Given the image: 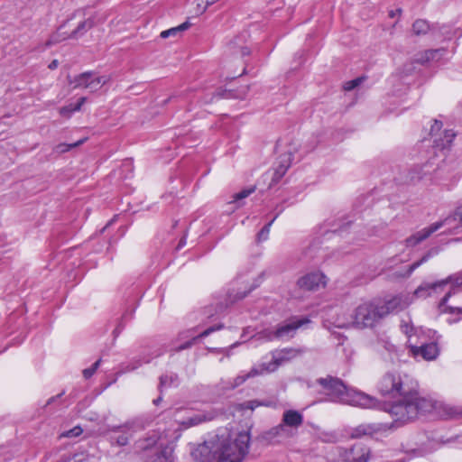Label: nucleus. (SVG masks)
Wrapping results in <instances>:
<instances>
[{"label":"nucleus","mask_w":462,"mask_h":462,"mask_svg":"<svg viewBox=\"0 0 462 462\" xmlns=\"http://www.w3.org/2000/svg\"><path fill=\"white\" fill-rule=\"evenodd\" d=\"M303 423V416L295 410H288L282 415V423L273 429L274 435H281L286 432V428L297 429Z\"/></svg>","instance_id":"11"},{"label":"nucleus","mask_w":462,"mask_h":462,"mask_svg":"<svg viewBox=\"0 0 462 462\" xmlns=\"http://www.w3.org/2000/svg\"><path fill=\"white\" fill-rule=\"evenodd\" d=\"M454 218L458 219L462 223V208H458L454 213Z\"/></svg>","instance_id":"40"},{"label":"nucleus","mask_w":462,"mask_h":462,"mask_svg":"<svg viewBox=\"0 0 462 462\" xmlns=\"http://www.w3.org/2000/svg\"><path fill=\"white\" fill-rule=\"evenodd\" d=\"M455 136L456 134L452 130H446L444 132V138L439 140L435 139L434 143H436L437 146L444 149L449 146Z\"/></svg>","instance_id":"20"},{"label":"nucleus","mask_w":462,"mask_h":462,"mask_svg":"<svg viewBox=\"0 0 462 462\" xmlns=\"http://www.w3.org/2000/svg\"><path fill=\"white\" fill-rule=\"evenodd\" d=\"M402 331L408 337V344L410 345V340L414 341L412 339L413 336H419L418 329H415L411 325L408 323H403L401 326Z\"/></svg>","instance_id":"25"},{"label":"nucleus","mask_w":462,"mask_h":462,"mask_svg":"<svg viewBox=\"0 0 462 462\" xmlns=\"http://www.w3.org/2000/svg\"><path fill=\"white\" fill-rule=\"evenodd\" d=\"M193 4L195 5L193 13L196 15L202 14L209 6L208 4H206V0H195Z\"/></svg>","instance_id":"28"},{"label":"nucleus","mask_w":462,"mask_h":462,"mask_svg":"<svg viewBox=\"0 0 462 462\" xmlns=\"http://www.w3.org/2000/svg\"><path fill=\"white\" fill-rule=\"evenodd\" d=\"M341 462H368L371 450L368 447L358 443L348 450L339 451Z\"/></svg>","instance_id":"10"},{"label":"nucleus","mask_w":462,"mask_h":462,"mask_svg":"<svg viewBox=\"0 0 462 462\" xmlns=\"http://www.w3.org/2000/svg\"><path fill=\"white\" fill-rule=\"evenodd\" d=\"M245 296H246V293L244 292V293L239 294L236 299H243Z\"/></svg>","instance_id":"45"},{"label":"nucleus","mask_w":462,"mask_h":462,"mask_svg":"<svg viewBox=\"0 0 462 462\" xmlns=\"http://www.w3.org/2000/svg\"><path fill=\"white\" fill-rule=\"evenodd\" d=\"M153 462H173L171 448L168 447H161V450L157 455V458Z\"/></svg>","instance_id":"23"},{"label":"nucleus","mask_w":462,"mask_h":462,"mask_svg":"<svg viewBox=\"0 0 462 462\" xmlns=\"http://www.w3.org/2000/svg\"><path fill=\"white\" fill-rule=\"evenodd\" d=\"M425 166H417L411 171V180L413 181H418L423 179V177L430 172L429 170L424 171Z\"/></svg>","instance_id":"24"},{"label":"nucleus","mask_w":462,"mask_h":462,"mask_svg":"<svg viewBox=\"0 0 462 462\" xmlns=\"http://www.w3.org/2000/svg\"><path fill=\"white\" fill-rule=\"evenodd\" d=\"M245 405L246 408L254 410L256 406H259L260 403L257 401H249Z\"/></svg>","instance_id":"39"},{"label":"nucleus","mask_w":462,"mask_h":462,"mask_svg":"<svg viewBox=\"0 0 462 462\" xmlns=\"http://www.w3.org/2000/svg\"><path fill=\"white\" fill-rule=\"evenodd\" d=\"M430 31V24L426 20L418 19L412 24V32L417 36L424 35Z\"/></svg>","instance_id":"19"},{"label":"nucleus","mask_w":462,"mask_h":462,"mask_svg":"<svg viewBox=\"0 0 462 462\" xmlns=\"http://www.w3.org/2000/svg\"><path fill=\"white\" fill-rule=\"evenodd\" d=\"M189 23L185 22L176 27H172L171 29L162 31L160 34L161 38L167 39L170 37L172 38H179L180 37L181 33L186 31L189 27Z\"/></svg>","instance_id":"17"},{"label":"nucleus","mask_w":462,"mask_h":462,"mask_svg":"<svg viewBox=\"0 0 462 462\" xmlns=\"http://www.w3.org/2000/svg\"><path fill=\"white\" fill-rule=\"evenodd\" d=\"M274 219H273L271 222H269L266 226H264L261 231L258 234V238L265 240L268 237V235L270 233V228L272 224L273 223Z\"/></svg>","instance_id":"33"},{"label":"nucleus","mask_w":462,"mask_h":462,"mask_svg":"<svg viewBox=\"0 0 462 462\" xmlns=\"http://www.w3.org/2000/svg\"><path fill=\"white\" fill-rule=\"evenodd\" d=\"M254 191V188L243 189L234 195V201H237L243 199L247 198L250 194Z\"/></svg>","instance_id":"32"},{"label":"nucleus","mask_w":462,"mask_h":462,"mask_svg":"<svg viewBox=\"0 0 462 462\" xmlns=\"http://www.w3.org/2000/svg\"><path fill=\"white\" fill-rule=\"evenodd\" d=\"M417 388V382L410 375L399 372L387 373L379 383L381 393L392 397L400 396L402 399L384 410L401 422L410 421L425 413H434L442 418L458 414L455 407L444 402L419 396Z\"/></svg>","instance_id":"1"},{"label":"nucleus","mask_w":462,"mask_h":462,"mask_svg":"<svg viewBox=\"0 0 462 462\" xmlns=\"http://www.w3.org/2000/svg\"><path fill=\"white\" fill-rule=\"evenodd\" d=\"M54 400V398H51L48 402V404H50L52 401Z\"/></svg>","instance_id":"48"},{"label":"nucleus","mask_w":462,"mask_h":462,"mask_svg":"<svg viewBox=\"0 0 462 462\" xmlns=\"http://www.w3.org/2000/svg\"><path fill=\"white\" fill-rule=\"evenodd\" d=\"M327 283L326 276L320 272H312L300 277L297 285L299 288L307 291H315L325 287Z\"/></svg>","instance_id":"12"},{"label":"nucleus","mask_w":462,"mask_h":462,"mask_svg":"<svg viewBox=\"0 0 462 462\" xmlns=\"http://www.w3.org/2000/svg\"><path fill=\"white\" fill-rule=\"evenodd\" d=\"M160 401H161V398H158V399L154 400V401H153V402H154L155 404H158Z\"/></svg>","instance_id":"47"},{"label":"nucleus","mask_w":462,"mask_h":462,"mask_svg":"<svg viewBox=\"0 0 462 462\" xmlns=\"http://www.w3.org/2000/svg\"><path fill=\"white\" fill-rule=\"evenodd\" d=\"M58 65H59L58 60H52V61L49 64V69H56V68L58 67Z\"/></svg>","instance_id":"42"},{"label":"nucleus","mask_w":462,"mask_h":462,"mask_svg":"<svg viewBox=\"0 0 462 462\" xmlns=\"http://www.w3.org/2000/svg\"><path fill=\"white\" fill-rule=\"evenodd\" d=\"M361 81L362 79L360 78L347 81L344 85V89L346 91H350L354 89L356 87H357L361 83Z\"/></svg>","instance_id":"35"},{"label":"nucleus","mask_w":462,"mask_h":462,"mask_svg":"<svg viewBox=\"0 0 462 462\" xmlns=\"http://www.w3.org/2000/svg\"><path fill=\"white\" fill-rule=\"evenodd\" d=\"M436 252H433V250L429 251L424 256H422L419 261L414 262L408 270V275H410L415 269H417L419 266L426 263Z\"/></svg>","instance_id":"26"},{"label":"nucleus","mask_w":462,"mask_h":462,"mask_svg":"<svg viewBox=\"0 0 462 462\" xmlns=\"http://www.w3.org/2000/svg\"><path fill=\"white\" fill-rule=\"evenodd\" d=\"M317 383L320 386V391L332 401L362 408H374L377 405L374 398L355 389L347 388L337 378L332 376L319 378L317 380Z\"/></svg>","instance_id":"4"},{"label":"nucleus","mask_w":462,"mask_h":462,"mask_svg":"<svg viewBox=\"0 0 462 462\" xmlns=\"http://www.w3.org/2000/svg\"><path fill=\"white\" fill-rule=\"evenodd\" d=\"M413 301L410 293L401 294L388 300H371L360 303L349 317L338 316L333 326L339 328H374L391 312L402 310Z\"/></svg>","instance_id":"2"},{"label":"nucleus","mask_w":462,"mask_h":462,"mask_svg":"<svg viewBox=\"0 0 462 462\" xmlns=\"http://www.w3.org/2000/svg\"><path fill=\"white\" fill-rule=\"evenodd\" d=\"M418 343V341L410 340V352L412 356H421L425 360H433L439 356V350L436 343L425 344L421 342L420 346H416Z\"/></svg>","instance_id":"14"},{"label":"nucleus","mask_w":462,"mask_h":462,"mask_svg":"<svg viewBox=\"0 0 462 462\" xmlns=\"http://www.w3.org/2000/svg\"><path fill=\"white\" fill-rule=\"evenodd\" d=\"M448 221V218H446L442 221H439L436 223H433L428 227H425L414 235L411 236L406 239V245L407 246H415L423 240L427 239L431 234L438 231L439 228H441Z\"/></svg>","instance_id":"15"},{"label":"nucleus","mask_w":462,"mask_h":462,"mask_svg":"<svg viewBox=\"0 0 462 462\" xmlns=\"http://www.w3.org/2000/svg\"><path fill=\"white\" fill-rule=\"evenodd\" d=\"M197 337H193L191 340L188 341L187 343H185L184 345H181L180 346L177 347V351H180L182 349H185V348H188V347H190L193 344V342L196 340Z\"/></svg>","instance_id":"38"},{"label":"nucleus","mask_w":462,"mask_h":462,"mask_svg":"<svg viewBox=\"0 0 462 462\" xmlns=\"http://www.w3.org/2000/svg\"><path fill=\"white\" fill-rule=\"evenodd\" d=\"M87 101L86 97H80L76 105H69L60 108L59 113L61 116L66 118H69L73 112L79 111L81 106Z\"/></svg>","instance_id":"18"},{"label":"nucleus","mask_w":462,"mask_h":462,"mask_svg":"<svg viewBox=\"0 0 462 462\" xmlns=\"http://www.w3.org/2000/svg\"><path fill=\"white\" fill-rule=\"evenodd\" d=\"M308 322L309 320L306 319H292L283 325H281L275 331L266 330L262 334L263 335V337L268 340H272L273 338L291 337L293 336L297 328Z\"/></svg>","instance_id":"9"},{"label":"nucleus","mask_w":462,"mask_h":462,"mask_svg":"<svg viewBox=\"0 0 462 462\" xmlns=\"http://www.w3.org/2000/svg\"><path fill=\"white\" fill-rule=\"evenodd\" d=\"M129 439H130V436L123 434L121 436H118L115 439V442H112V443L116 444L117 446L123 447V446H126L128 444Z\"/></svg>","instance_id":"34"},{"label":"nucleus","mask_w":462,"mask_h":462,"mask_svg":"<svg viewBox=\"0 0 462 462\" xmlns=\"http://www.w3.org/2000/svg\"><path fill=\"white\" fill-rule=\"evenodd\" d=\"M241 54L244 56V55H246L248 54V50L246 48H242L241 50Z\"/></svg>","instance_id":"44"},{"label":"nucleus","mask_w":462,"mask_h":462,"mask_svg":"<svg viewBox=\"0 0 462 462\" xmlns=\"http://www.w3.org/2000/svg\"><path fill=\"white\" fill-rule=\"evenodd\" d=\"M186 411V410H180L175 414L176 422L183 430L198 426L206 421L212 420L216 417V413L213 411L192 413L187 417H183L182 412Z\"/></svg>","instance_id":"8"},{"label":"nucleus","mask_w":462,"mask_h":462,"mask_svg":"<svg viewBox=\"0 0 462 462\" xmlns=\"http://www.w3.org/2000/svg\"><path fill=\"white\" fill-rule=\"evenodd\" d=\"M135 426H136V422L135 421H127L125 422V424L123 425H120V426H113L109 429L110 431H114V432H116V431H122V432H125V431H128V430H134L135 429Z\"/></svg>","instance_id":"27"},{"label":"nucleus","mask_w":462,"mask_h":462,"mask_svg":"<svg viewBox=\"0 0 462 462\" xmlns=\"http://www.w3.org/2000/svg\"><path fill=\"white\" fill-rule=\"evenodd\" d=\"M250 437L240 432L234 439L215 437L199 444L191 453L199 462H242L248 451Z\"/></svg>","instance_id":"3"},{"label":"nucleus","mask_w":462,"mask_h":462,"mask_svg":"<svg viewBox=\"0 0 462 462\" xmlns=\"http://www.w3.org/2000/svg\"><path fill=\"white\" fill-rule=\"evenodd\" d=\"M448 284H450V289L440 300L439 305V310L443 313L462 315V307L448 305L449 297L455 293L457 288L462 286V273L451 275L436 282L423 283L411 295L413 300L415 298H427L442 291Z\"/></svg>","instance_id":"5"},{"label":"nucleus","mask_w":462,"mask_h":462,"mask_svg":"<svg viewBox=\"0 0 462 462\" xmlns=\"http://www.w3.org/2000/svg\"><path fill=\"white\" fill-rule=\"evenodd\" d=\"M83 432L79 426H76L73 429L64 431L60 434V438H73L78 437Z\"/></svg>","instance_id":"29"},{"label":"nucleus","mask_w":462,"mask_h":462,"mask_svg":"<svg viewBox=\"0 0 462 462\" xmlns=\"http://www.w3.org/2000/svg\"><path fill=\"white\" fill-rule=\"evenodd\" d=\"M437 51H430L429 52V54H430V56H433V54H434L435 52H437Z\"/></svg>","instance_id":"46"},{"label":"nucleus","mask_w":462,"mask_h":462,"mask_svg":"<svg viewBox=\"0 0 462 462\" xmlns=\"http://www.w3.org/2000/svg\"><path fill=\"white\" fill-rule=\"evenodd\" d=\"M167 380H168V376H162L160 379V385L162 387L166 386L168 384Z\"/></svg>","instance_id":"41"},{"label":"nucleus","mask_w":462,"mask_h":462,"mask_svg":"<svg viewBox=\"0 0 462 462\" xmlns=\"http://www.w3.org/2000/svg\"><path fill=\"white\" fill-rule=\"evenodd\" d=\"M374 431V428L370 425H359L353 429L351 432L352 438H360L365 435H371Z\"/></svg>","instance_id":"21"},{"label":"nucleus","mask_w":462,"mask_h":462,"mask_svg":"<svg viewBox=\"0 0 462 462\" xmlns=\"http://www.w3.org/2000/svg\"><path fill=\"white\" fill-rule=\"evenodd\" d=\"M441 127H442V123L438 120H435L430 128V134L434 135L436 133H438L441 129Z\"/></svg>","instance_id":"37"},{"label":"nucleus","mask_w":462,"mask_h":462,"mask_svg":"<svg viewBox=\"0 0 462 462\" xmlns=\"http://www.w3.org/2000/svg\"><path fill=\"white\" fill-rule=\"evenodd\" d=\"M100 365V360H97L96 361L91 367L89 368H86L83 370V376L86 378V379H88L90 378L94 374L95 372L97 371V369L98 368Z\"/></svg>","instance_id":"31"},{"label":"nucleus","mask_w":462,"mask_h":462,"mask_svg":"<svg viewBox=\"0 0 462 462\" xmlns=\"http://www.w3.org/2000/svg\"><path fill=\"white\" fill-rule=\"evenodd\" d=\"M219 0H206V4H208V5H212L213 4L218 2Z\"/></svg>","instance_id":"43"},{"label":"nucleus","mask_w":462,"mask_h":462,"mask_svg":"<svg viewBox=\"0 0 462 462\" xmlns=\"http://www.w3.org/2000/svg\"><path fill=\"white\" fill-rule=\"evenodd\" d=\"M87 16V10L84 8L78 9L74 12L73 17H79L83 18L82 21L79 22L76 29H74L70 33H60V32H57L54 33L50 42L51 43H57L59 42L64 41L69 38L72 39H78L84 35L88 30H90L93 26H95L98 23H103L106 20V16L97 17V15L92 14L88 17Z\"/></svg>","instance_id":"6"},{"label":"nucleus","mask_w":462,"mask_h":462,"mask_svg":"<svg viewBox=\"0 0 462 462\" xmlns=\"http://www.w3.org/2000/svg\"><path fill=\"white\" fill-rule=\"evenodd\" d=\"M294 349H284L273 354L272 362L260 364V367L264 374L274 372L282 364L290 361L298 355Z\"/></svg>","instance_id":"13"},{"label":"nucleus","mask_w":462,"mask_h":462,"mask_svg":"<svg viewBox=\"0 0 462 462\" xmlns=\"http://www.w3.org/2000/svg\"><path fill=\"white\" fill-rule=\"evenodd\" d=\"M84 142H85V139H81V140L78 141L77 143H74L71 144L61 143V144H59L56 149L60 152H65L71 148H74V147H77V146L82 144Z\"/></svg>","instance_id":"30"},{"label":"nucleus","mask_w":462,"mask_h":462,"mask_svg":"<svg viewBox=\"0 0 462 462\" xmlns=\"http://www.w3.org/2000/svg\"><path fill=\"white\" fill-rule=\"evenodd\" d=\"M263 372L260 367V365H257L254 366L249 372L247 373H241L238 374L235 379L234 382L231 384V388H236L241 384H243L246 380L250 378H254L259 375H263Z\"/></svg>","instance_id":"16"},{"label":"nucleus","mask_w":462,"mask_h":462,"mask_svg":"<svg viewBox=\"0 0 462 462\" xmlns=\"http://www.w3.org/2000/svg\"><path fill=\"white\" fill-rule=\"evenodd\" d=\"M158 439H159V438L157 437V435L153 434L152 436H151L145 439L139 440L136 443V448L139 449H143V450L148 449V448L153 447L158 442Z\"/></svg>","instance_id":"22"},{"label":"nucleus","mask_w":462,"mask_h":462,"mask_svg":"<svg viewBox=\"0 0 462 462\" xmlns=\"http://www.w3.org/2000/svg\"><path fill=\"white\" fill-rule=\"evenodd\" d=\"M221 328V326H217V327H210L208 328H207L206 330H204L203 332H201L199 335V337H208L209 334H211L212 332L214 331H217L218 329Z\"/></svg>","instance_id":"36"},{"label":"nucleus","mask_w":462,"mask_h":462,"mask_svg":"<svg viewBox=\"0 0 462 462\" xmlns=\"http://www.w3.org/2000/svg\"><path fill=\"white\" fill-rule=\"evenodd\" d=\"M108 79L106 77H100L94 72L88 71L74 77L69 82L73 85L74 88H88L91 91H97L106 84Z\"/></svg>","instance_id":"7"}]
</instances>
